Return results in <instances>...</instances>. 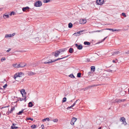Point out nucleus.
<instances>
[{
  "mask_svg": "<svg viewBox=\"0 0 129 129\" xmlns=\"http://www.w3.org/2000/svg\"><path fill=\"white\" fill-rule=\"evenodd\" d=\"M66 49V48H64L59 49L58 51L57 50L55 51V52L52 53L51 54L52 55H54L55 57H57L58 56L59 54L61 52H63Z\"/></svg>",
  "mask_w": 129,
  "mask_h": 129,
  "instance_id": "obj_1",
  "label": "nucleus"
},
{
  "mask_svg": "<svg viewBox=\"0 0 129 129\" xmlns=\"http://www.w3.org/2000/svg\"><path fill=\"white\" fill-rule=\"evenodd\" d=\"M69 56V55H68L65 57H64L61 58H59L57 59H55L54 60H52L50 59L49 60H48L47 61L44 62V63L45 64L49 63L51 62H55L57 60H59L61 59H63V58L67 57H68Z\"/></svg>",
  "mask_w": 129,
  "mask_h": 129,
  "instance_id": "obj_2",
  "label": "nucleus"
},
{
  "mask_svg": "<svg viewBox=\"0 0 129 129\" xmlns=\"http://www.w3.org/2000/svg\"><path fill=\"white\" fill-rule=\"evenodd\" d=\"M42 5V3L40 1H38L36 2L34 4V5L36 7H40Z\"/></svg>",
  "mask_w": 129,
  "mask_h": 129,
  "instance_id": "obj_3",
  "label": "nucleus"
},
{
  "mask_svg": "<svg viewBox=\"0 0 129 129\" xmlns=\"http://www.w3.org/2000/svg\"><path fill=\"white\" fill-rule=\"evenodd\" d=\"M24 75V74L23 73L21 72H19L18 73V74L17 73L14 75V78L15 80H16V78L18 77H21V75Z\"/></svg>",
  "mask_w": 129,
  "mask_h": 129,
  "instance_id": "obj_4",
  "label": "nucleus"
},
{
  "mask_svg": "<svg viewBox=\"0 0 129 129\" xmlns=\"http://www.w3.org/2000/svg\"><path fill=\"white\" fill-rule=\"evenodd\" d=\"M120 121L122 122V124H124V125H126V124L127 123L125 121V119L124 117H120Z\"/></svg>",
  "mask_w": 129,
  "mask_h": 129,
  "instance_id": "obj_5",
  "label": "nucleus"
},
{
  "mask_svg": "<svg viewBox=\"0 0 129 129\" xmlns=\"http://www.w3.org/2000/svg\"><path fill=\"white\" fill-rule=\"evenodd\" d=\"M104 0H97L96 2L98 5H102L104 2Z\"/></svg>",
  "mask_w": 129,
  "mask_h": 129,
  "instance_id": "obj_6",
  "label": "nucleus"
},
{
  "mask_svg": "<svg viewBox=\"0 0 129 129\" xmlns=\"http://www.w3.org/2000/svg\"><path fill=\"white\" fill-rule=\"evenodd\" d=\"M26 64V63H21L18 64V67L19 68H23L24 67Z\"/></svg>",
  "mask_w": 129,
  "mask_h": 129,
  "instance_id": "obj_7",
  "label": "nucleus"
},
{
  "mask_svg": "<svg viewBox=\"0 0 129 129\" xmlns=\"http://www.w3.org/2000/svg\"><path fill=\"white\" fill-rule=\"evenodd\" d=\"M125 99H119L118 100H115L116 102L117 103H120L121 102H124L125 101Z\"/></svg>",
  "mask_w": 129,
  "mask_h": 129,
  "instance_id": "obj_8",
  "label": "nucleus"
},
{
  "mask_svg": "<svg viewBox=\"0 0 129 129\" xmlns=\"http://www.w3.org/2000/svg\"><path fill=\"white\" fill-rule=\"evenodd\" d=\"M16 125V124H14V123H13L12 125L11 126V128L12 129L18 128V127L15 126V125Z\"/></svg>",
  "mask_w": 129,
  "mask_h": 129,
  "instance_id": "obj_9",
  "label": "nucleus"
},
{
  "mask_svg": "<svg viewBox=\"0 0 129 129\" xmlns=\"http://www.w3.org/2000/svg\"><path fill=\"white\" fill-rule=\"evenodd\" d=\"M80 22L81 24H84L86 22V21L85 19H82L80 20Z\"/></svg>",
  "mask_w": 129,
  "mask_h": 129,
  "instance_id": "obj_10",
  "label": "nucleus"
},
{
  "mask_svg": "<svg viewBox=\"0 0 129 129\" xmlns=\"http://www.w3.org/2000/svg\"><path fill=\"white\" fill-rule=\"evenodd\" d=\"M29 9V8L28 7H23L22 8V10L23 12H25L26 10H27Z\"/></svg>",
  "mask_w": 129,
  "mask_h": 129,
  "instance_id": "obj_11",
  "label": "nucleus"
},
{
  "mask_svg": "<svg viewBox=\"0 0 129 129\" xmlns=\"http://www.w3.org/2000/svg\"><path fill=\"white\" fill-rule=\"evenodd\" d=\"M77 48L79 50H81L83 48V46L81 45L80 44L78 45Z\"/></svg>",
  "mask_w": 129,
  "mask_h": 129,
  "instance_id": "obj_12",
  "label": "nucleus"
},
{
  "mask_svg": "<svg viewBox=\"0 0 129 129\" xmlns=\"http://www.w3.org/2000/svg\"><path fill=\"white\" fill-rule=\"evenodd\" d=\"M24 109H22L21 111H20L18 113H17V115H21L22 113L24 112Z\"/></svg>",
  "mask_w": 129,
  "mask_h": 129,
  "instance_id": "obj_13",
  "label": "nucleus"
},
{
  "mask_svg": "<svg viewBox=\"0 0 129 129\" xmlns=\"http://www.w3.org/2000/svg\"><path fill=\"white\" fill-rule=\"evenodd\" d=\"M69 51L70 53H72L74 51V49L72 48H70L69 49Z\"/></svg>",
  "mask_w": 129,
  "mask_h": 129,
  "instance_id": "obj_14",
  "label": "nucleus"
},
{
  "mask_svg": "<svg viewBox=\"0 0 129 129\" xmlns=\"http://www.w3.org/2000/svg\"><path fill=\"white\" fill-rule=\"evenodd\" d=\"M36 73L32 72L31 71L29 72L28 73V75L29 76L32 75H35Z\"/></svg>",
  "mask_w": 129,
  "mask_h": 129,
  "instance_id": "obj_15",
  "label": "nucleus"
},
{
  "mask_svg": "<svg viewBox=\"0 0 129 129\" xmlns=\"http://www.w3.org/2000/svg\"><path fill=\"white\" fill-rule=\"evenodd\" d=\"M91 71H93V72H94L95 71V67L94 66H92L91 67Z\"/></svg>",
  "mask_w": 129,
  "mask_h": 129,
  "instance_id": "obj_16",
  "label": "nucleus"
},
{
  "mask_svg": "<svg viewBox=\"0 0 129 129\" xmlns=\"http://www.w3.org/2000/svg\"><path fill=\"white\" fill-rule=\"evenodd\" d=\"M21 93V94H26V92L25 90L24 89H22L20 91Z\"/></svg>",
  "mask_w": 129,
  "mask_h": 129,
  "instance_id": "obj_17",
  "label": "nucleus"
},
{
  "mask_svg": "<svg viewBox=\"0 0 129 129\" xmlns=\"http://www.w3.org/2000/svg\"><path fill=\"white\" fill-rule=\"evenodd\" d=\"M33 106V103L31 102H30L28 103V107H31Z\"/></svg>",
  "mask_w": 129,
  "mask_h": 129,
  "instance_id": "obj_18",
  "label": "nucleus"
},
{
  "mask_svg": "<svg viewBox=\"0 0 129 129\" xmlns=\"http://www.w3.org/2000/svg\"><path fill=\"white\" fill-rule=\"evenodd\" d=\"M46 120H47L48 121H49L50 120V119L48 118H46L42 119V121L43 122H44Z\"/></svg>",
  "mask_w": 129,
  "mask_h": 129,
  "instance_id": "obj_19",
  "label": "nucleus"
},
{
  "mask_svg": "<svg viewBox=\"0 0 129 129\" xmlns=\"http://www.w3.org/2000/svg\"><path fill=\"white\" fill-rule=\"evenodd\" d=\"M11 35V34H6L5 35V37L6 38H7L9 37H12Z\"/></svg>",
  "mask_w": 129,
  "mask_h": 129,
  "instance_id": "obj_20",
  "label": "nucleus"
},
{
  "mask_svg": "<svg viewBox=\"0 0 129 129\" xmlns=\"http://www.w3.org/2000/svg\"><path fill=\"white\" fill-rule=\"evenodd\" d=\"M84 30H81L77 32V33L78 34V35H80L81 34H82V33L84 31Z\"/></svg>",
  "mask_w": 129,
  "mask_h": 129,
  "instance_id": "obj_21",
  "label": "nucleus"
},
{
  "mask_svg": "<svg viewBox=\"0 0 129 129\" xmlns=\"http://www.w3.org/2000/svg\"><path fill=\"white\" fill-rule=\"evenodd\" d=\"M84 44L85 45H89L90 44V43L87 41H85L84 43Z\"/></svg>",
  "mask_w": 129,
  "mask_h": 129,
  "instance_id": "obj_22",
  "label": "nucleus"
},
{
  "mask_svg": "<svg viewBox=\"0 0 129 129\" xmlns=\"http://www.w3.org/2000/svg\"><path fill=\"white\" fill-rule=\"evenodd\" d=\"M5 19L8 18L9 17V15H8L5 14L3 15Z\"/></svg>",
  "mask_w": 129,
  "mask_h": 129,
  "instance_id": "obj_23",
  "label": "nucleus"
},
{
  "mask_svg": "<svg viewBox=\"0 0 129 129\" xmlns=\"http://www.w3.org/2000/svg\"><path fill=\"white\" fill-rule=\"evenodd\" d=\"M13 66L15 68H19L18 67V64H13Z\"/></svg>",
  "mask_w": 129,
  "mask_h": 129,
  "instance_id": "obj_24",
  "label": "nucleus"
},
{
  "mask_svg": "<svg viewBox=\"0 0 129 129\" xmlns=\"http://www.w3.org/2000/svg\"><path fill=\"white\" fill-rule=\"evenodd\" d=\"M77 120V118L75 117H73L72 120V121H73V122L74 123V122L76 121V120Z\"/></svg>",
  "mask_w": 129,
  "mask_h": 129,
  "instance_id": "obj_25",
  "label": "nucleus"
},
{
  "mask_svg": "<svg viewBox=\"0 0 129 129\" xmlns=\"http://www.w3.org/2000/svg\"><path fill=\"white\" fill-rule=\"evenodd\" d=\"M73 24L71 23H70L68 24V27L69 28H71L72 27Z\"/></svg>",
  "mask_w": 129,
  "mask_h": 129,
  "instance_id": "obj_26",
  "label": "nucleus"
},
{
  "mask_svg": "<svg viewBox=\"0 0 129 129\" xmlns=\"http://www.w3.org/2000/svg\"><path fill=\"white\" fill-rule=\"evenodd\" d=\"M26 121L28 120H31L32 121H33V118H31L30 117H27L26 118Z\"/></svg>",
  "mask_w": 129,
  "mask_h": 129,
  "instance_id": "obj_27",
  "label": "nucleus"
},
{
  "mask_svg": "<svg viewBox=\"0 0 129 129\" xmlns=\"http://www.w3.org/2000/svg\"><path fill=\"white\" fill-rule=\"evenodd\" d=\"M111 30H112L113 31H120V29L116 30V29H111Z\"/></svg>",
  "mask_w": 129,
  "mask_h": 129,
  "instance_id": "obj_28",
  "label": "nucleus"
},
{
  "mask_svg": "<svg viewBox=\"0 0 129 129\" xmlns=\"http://www.w3.org/2000/svg\"><path fill=\"white\" fill-rule=\"evenodd\" d=\"M81 73H77V77L80 78L81 77Z\"/></svg>",
  "mask_w": 129,
  "mask_h": 129,
  "instance_id": "obj_29",
  "label": "nucleus"
},
{
  "mask_svg": "<svg viewBox=\"0 0 129 129\" xmlns=\"http://www.w3.org/2000/svg\"><path fill=\"white\" fill-rule=\"evenodd\" d=\"M69 76L72 78H75V77L73 74H71Z\"/></svg>",
  "mask_w": 129,
  "mask_h": 129,
  "instance_id": "obj_30",
  "label": "nucleus"
},
{
  "mask_svg": "<svg viewBox=\"0 0 129 129\" xmlns=\"http://www.w3.org/2000/svg\"><path fill=\"white\" fill-rule=\"evenodd\" d=\"M67 99L66 97H64L63 99V100H62V102L63 103L65 102L66 101Z\"/></svg>",
  "mask_w": 129,
  "mask_h": 129,
  "instance_id": "obj_31",
  "label": "nucleus"
},
{
  "mask_svg": "<svg viewBox=\"0 0 129 129\" xmlns=\"http://www.w3.org/2000/svg\"><path fill=\"white\" fill-rule=\"evenodd\" d=\"M50 0H43V2L44 3H47L50 1Z\"/></svg>",
  "mask_w": 129,
  "mask_h": 129,
  "instance_id": "obj_32",
  "label": "nucleus"
},
{
  "mask_svg": "<svg viewBox=\"0 0 129 129\" xmlns=\"http://www.w3.org/2000/svg\"><path fill=\"white\" fill-rule=\"evenodd\" d=\"M31 127L33 129H34L36 128V126L35 125H33L31 126Z\"/></svg>",
  "mask_w": 129,
  "mask_h": 129,
  "instance_id": "obj_33",
  "label": "nucleus"
},
{
  "mask_svg": "<svg viewBox=\"0 0 129 129\" xmlns=\"http://www.w3.org/2000/svg\"><path fill=\"white\" fill-rule=\"evenodd\" d=\"M15 12L13 11L10 14V16H12V15H14L15 14Z\"/></svg>",
  "mask_w": 129,
  "mask_h": 129,
  "instance_id": "obj_34",
  "label": "nucleus"
},
{
  "mask_svg": "<svg viewBox=\"0 0 129 129\" xmlns=\"http://www.w3.org/2000/svg\"><path fill=\"white\" fill-rule=\"evenodd\" d=\"M122 16H123L124 17H126V15L124 13H123L121 14Z\"/></svg>",
  "mask_w": 129,
  "mask_h": 129,
  "instance_id": "obj_35",
  "label": "nucleus"
},
{
  "mask_svg": "<svg viewBox=\"0 0 129 129\" xmlns=\"http://www.w3.org/2000/svg\"><path fill=\"white\" fill-rule=\"evenodd\" d=\"M114 53L115 54H118L120 53V52L119 51L115 52Z\"/></svg>",
  "mask_w": 129,
  "mask_h": 129,
  "instance_id": "obj_36",
  "label": "nucleus"
},
{
  "mask_svg": "<svg viewBox=\"0 0 129 129\" xmlns=\"http://www.w3.org/2000/svg\"><path fill=\"white\" fill-rule=\"evenodd\" d=\"M73 122V121H72V120H71V121L70 124L72 125H74V123Z\"/></svg>",
  "mask_w": 129,
  "mask_h": 129,
  "instance_id": "obj_37",
  "label": "nucleus"
},
{
  "mask_svg": "<svg viewBox=\"0 0 129 129\" xmlns=\"http://www.w3.org/2000/svg\"><path fill=\"white\" fill-rule=\"evenodd\" d=\"M91 71H90V72H89L88 73V76H91Z\"/></svg>",
  "mask_w": 129,
  "mask_h": 129,
  "instance_id": "obj_38",
  "label": "nucleus"
},
{
  "mask_svg": "<svg viewBox=\"0 0 129 129\" xmlns=\"http://www.w3.org/2000/svg\"><path fill=\"white\" fill-rule=\"evenodd\" d=\"M6 60V58L5 57H3L1 59V61L2 62L5 60Z\"/></svg>",
  "mask_w": 129,
  "mask_h": 129,
  "instance_id": "obj_39",
  "label": "nucleus"
},
{
  "mask_svg": "<svg viewBox=\"0 0 129 129\" xmlns=\"http://www.w3.org/2000/svg\"><path fill=\"white\" fill-rule=\"evenodd\" d=\"M58 121V120L57 119H54L53 120V121L54 122H57Z\"/></svg>",
  "mask_w": 129,
  "mask_h": 129,
  "instance_id": "obj_40",
  "label": "nucleus"
},
{
  "mask_svg": "<svg viewBox=\"0 0 129 129\" xmlns=\"http://www.w3.org/2000/svg\"><path fill=\"white\" fill-rule=\"evenodd\" d=\"M7 84H5L4 86H3V87L5 89L6 88V87L7 86Z\"/></svg>",
  "mask_w": 129,
  "mask_h": 129,
  "instance_id": "obj_41",
  "label": "nucleus"
},
{
  "mask_svg": "<svg viewBox=\"0 0 129 129\" xmlns=\"http://www.w3.org/2000/svg\"><path fill=\"white\" fill-rule=\"evenodd\" d=\"M15 107H13L12 108L11 110V112L12 111H13V110L15 109Z\"/></svg>",
  "mask_w": 129,
  "mask_h": 129,
  "instance_id": "obj_42",
  "label": "nucleus"
},
{
  "mask_svg": "<svg viewBox=\"0 0 129 129\" xmlns=\"http://www.w3.org/2000/svg\"><path fill=\"white\" fill-rule=\"evenodd\" d=\"M73 35H74L75 36H77L78 35V34L77 33H77H74L73 34Z\"/></svg>",
  "mask_w": 129,
  "mask_h": 129,
  "instance_id": "obj_43",
  "label": "nucleus"
},
{
  "mask_svg": "<svg viewBox=\"0 0 129 129\" xmlns=\"http://www.w3.org/2000/svg\"><path fill=\"white\" fill-rule=\"evenodd\" d=\"M19 99L18 100V101L20 100V101H21L23 100V98H19Z\"/></svg>",
  "mask_w": 129,
  "mask_h": 129,
  "instance_id": "obj_44",
  "label": "nucleus"
},
{
  "mask_svg": "<svg viewBox=\"0 0 129 129\" xmlns=\"http://www.w3.org/2000/svg\"><path fill=\"white\" fill-rule=\"evenodd\" d=\"M83 89V90H84V91H85V90H87L88 89L87 87H86V88H84Z\"/></svg>",
  "mask_w": 129,
  "mask_h": 129,
  "instance_id": "obj_45",
  "label": "nucleus"
},
{
  "mask_svg": "<svg viewBox=\"0 0 129 129\" xmlns=\"http://www.w3.org/2000/svg\"><path fill=\"white\" fill-rule=\"evenodd\" d=\"M72 107V106H70V107H68L67 108V109H70L71 108H72V107Z\"/></svg>",
  "mask_w": 129,
  "mask_h": 129,
  "instance_id": "obj_46",
  "label": "nucleus"
},
{
  "mask_svg": "<svg viewBox=\"0 0 129 129\" xmlns=\"http://www.w3.org/2000/svg\"><path fill=\"white\" fill-rule=\"evenodd\" d=\"M23 97H25V94H21Z\"/></svg>",
  "mask_w": 129,
  "mask_h": 129,
  "instance_id": "obj_47",
  "label": "nucleus"
},
{
  "mask_svg": "<svg viewBox=\"0 0 129 129\" xmlns=\"http://www.w3.org/2000/svg\"><path fill=\"white\" fill-rule=\"evenodd\" d=\"M11 50V49L10 48V49H9L7 51V52H9V51H10Z\"/></svg>",
  "mask_w": 129,
  "mask_h": 129,
  "instance_id": "obj_48",
  "label": "nucleus"
},
{
  "mask_svg": "<svg viewBox=\"0 0 129 129\" xmlns=\"http://www.w3.org/2000/svg\"><path fill=\"white\" fill-rule=\"evenodd\" d=\"M15 35V33H13L12 34H11V36L12 37L13 36H14Z\"/></svg>",
  "mask_w": 129,
  "mask_h": 129,
  "instance_id": "obj_49",
  "label": "nucleus"
},
{
  "mask_svg": "<svg viewBox=\"0 0 129 129\" xmlns=\"http://www.w3.org/2000/svg\"><path fill=\"white\" fill-rule=\"evenodd\" d=\"M75 103H74L73 104V105H72V107H73L75 105Z\"/></svg>",
  "mask_w": 129,
  "mask_h": 129,
  "instance_id": "obj_50",
  "label": "nucleus"
},
{
  "mask_svg": "<svg viewBox=\"0 0 129 129\" xmlns=\"http://www.w3.org/2000/svg\"><path fill=\"white\" fill-rule=\"evenodd\" d=\"M11 111L8 112H7V114H9L11 113Z\"/></svg>",
  "mask_w": 129,
  "mask_h": 129,
  "instance_id": "obj_51",
  "label": "nucleus"
},
{
  "mask_svg": "<svg viewBox=\"0 0 129 129\" xmlns=\"http://www.w3.org/2000/svg\"><path fill=\"white\" fill-rule=\"evenodd\" d=\"M87 87L88 89L91 88L90 86H89Z\"/></svg>",
  "mask_w": 129,
  "mask_h": 129,
  "instance_id": "obj_52",
  "label": "nucleus"
},
{
  "mask_svg": "<svg viewBox=\"0 0 129 129\" xmlns=\"http://www.w3.org/2000/svg\"><path fill=\"white\" fill-rule=\"evenodd\" d=\"M90 86H91V88L92 87H93L95 86V85H92Z\"/></svg>",
  "mask_w": 129,
  "mask_h": 129,
  "instance_id": "obj_53",
  "label": "nucleus"
},
{
  "mask_svg": "<svg viewBox=\"0 0 129 129\" xmlns=\"http://www.w3.org/2000/svg\"><path fill=\"white\" fill-rule=\"evenodd\" d=\"M75 46L76 47H77V48L78 47V45L77 44H75Z\"/></svg>",
  "mask_w": 129,
  "mask_h": 129,
  "instance_id": "obj_54",
  "label": "nucleus"
},
{
  "mask_svg": "<svg viewBox=\"0 0 129 129\" xmlns=\"http://www.w3.org/2000/svg\"><path fill=\"white\" fill-rule=\"evenodd\" d=\"M101 31V30H96V31H95V32H100Z\"/></svg>",
  "mask_w": 129,
  "mask_h": 129,
  "instance_id": "obj_55",
  "label": "nucleus"
},
{
  "mask_svg": "<svg viewBox=\"0 0 129 129\" xmlns=\"http://www.w3.org/2000/svg\"><path fill=\"white\" fill-rule=\"evenodd\" d=\"M111 28H107V29H106L110 30H111Z\"/></svg>",
  "mask_w": 129,
  "mask_h": 129,
  "instance_id": "obj_56",
  "label": "nucleus"
},
{
  "mask_svg": "<svg viewBox=\"0 0 129 129\" xmlns=\"http://www.w3.org/2000/svg\"><path fill=\"white\" fill-rule=\"evenodd\" d=\"M87 61L88 62H89V61H90L89 60V59H88V58L87 59Z\"/></svg>",
  "mask_w": 129,
  "mask_h": 129,
  "instance_id": "obj_57",
  "label": "nucleus"
},
{
  "mask_svg": "<svg viewBox=\"0 0 129 129\" xmlns=\"http://www.w3.org/2000/svg\"><path fill=\"white\" fill-rule=\"evenodd\" d=\"M79 101V100L78 99L74 103H75V104H76L77 101Z\"/></svg>",
  "mask_w": 129,
  "mask_h": 129,
  "instance_id": "obj_58",
  "label": "nucleus"
},
{
  "mask_svg": "<svg viewBox=\"0 0 129 129\" xmlns=\"http://www.w3.org/2000/svg\"><path fill=\"white\" fill-rule=\"evenodd\" d=\"M79 101V100L78 99L74 103H75V104H76L77 101Z\"/></svg>",
  "mask_w": 129,
  "mask_h": 129,
  "instance_id": "obj_59",
  "label": "nucleus"
},
{
  "mask_svg": "<svg viewBox=\"0 0 129 129\" xmlns=\"http://www.w3.org/2000/svg\"><path fill=\"white\" fill-rule=\"evenodd\" d=\"M41 127L42 128L44 127V125L43 124H42L41 125Z\"/></svg>",
  "mask_w": 129,
  "mask_h": 129,
  "instance_id": "obj_60",
  "label": "nucleus"
},
{
  "mask_svg": "<svg viewBox=\"0 0 129 129\" xmlns=\"http://www.w3.org/2000/svg\"><path fill=\"white\" fill-rule=\"evenodd\" d=\"M3 8H0V11L2 10Z\"/></svg>",
  "mask_w": 129,
  "mask_h": 129,
  "instance_id": "obj_61",
  "label": "nucleus"
},
{
  "mask_svg": "<svg viewBox=\"0 0 129 129\" xmlns=\"http://www.w3.org/2000/svg\"><path fill=\"white\" fill-rule=\"evenodd\" d=\"M112 62H113L114 63L115 62V61L114 60H113L112 61Z\"/></svg>",
  "mask_w": 129,
  "mask_h": 129,
  "instance_id": "obj_62",
  "label": "nucleus"
},
{
  "mask_svg": "<svg viewBox=\"0 0 129 129\" xmlns=\"http://www.w3.org/2000/svg\"><path fill=\"white\" fill-rule=\"evenodd\" d=\"M127 54H129V50L127 51Z\"/></svg>",
  "mask_w": 129,
  "mask_h": 129,
  "instance_id": "obj_63",
  "label": "nucleus"
},
{
  "mask_svg": "<svg viewBox=\"0 0 129 129\" xmlns=\"http://www.w3.org/2000/svg\"><path fill=\"white\" fill-rule=\"evenodd\" d=\"M101 127H99V128L98 129H101Z\"/></svg>",
  "mask_w": 129,
  "mask_h": 129,
  "instance_id": "obj_64",
  "label": "nucleus"
}]
</instances>
